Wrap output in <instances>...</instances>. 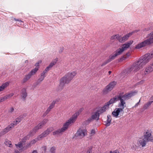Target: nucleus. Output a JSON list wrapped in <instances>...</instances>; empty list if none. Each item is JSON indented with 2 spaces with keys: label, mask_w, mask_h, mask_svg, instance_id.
Listing matches in <instances>:
<instances>
[{
  "label": "nucleus",
  "mask_w": 153,
  "mask_h": 153,
  "mask_svg": "<svg viewBox=\"0 0 153 153\" xmlns=\"http://www.w3.org/2000/svg\"><path fill=\"white\" fill-rule=\"evenodd\" d=\"M153 57V50L150 53L146 54L143 56L141 57L137 61L134 63L133 65L128 69V72L137 71L143 65H145L149 62Z\"/></svg>",
  "instance_id": "nucleus-1"
},
{
  "label": "nucleus",
  "mask_w": 153,
  "mask_h": 153,
  "mask_svg": "<svg viewBox=\"0 0 153 153\" xmlns=\"http://www.w3.org/2000/svg\"><path fill=\"white\" fill-rule=\"evenodd\" d=\"M136 93V92L135 91H131L124 94L123 93H121L114 97L111 98L108 102L105 104L109 108L110 105L113 104L118 100H120V102H121V101L123 102H125V100H128L134 95Z\"/></svg>",
  "instance_id": "nucleus-2"
},
{
  "label": "nucleus",
  "mask_w": 153,
  "mask_h": 153,
  "mask_svg": "<svg viewBox=\"0 0 153 153\" xmlns=\"http://www.w3.org/2000/svg\"><path fill=\"white\" fill-rule=\"evenodd\" d=\"M76 74V71L69 72L62 77L59 80V85L58 87L57 91H61L64 88L65 84L69 83Z\"/></svg>",
  "instance_id": "nucleus-3"
},
{
  "label": "nucleus",
  "mask_w": 153,
  "mask_h": 153,
  "mask_svg": "<svg viewBox=\"0 0 153 153\" xmlns=\"http://www.w3.org/2000/svg\"><path fill=\"white\" fill-rule=\"evenodd\" d=\"M79 114V112L75 113L74 114L72 117H71L69 119L68 121L66 122L64 125L63 126L61 129H59L56 131L53 132V135H57L59 134L60 133L63 132L65 130L67 129L68 127V126L71 123H74L76 120Z\"/></svg>",
  "instance_id": "nucleus-4"
},
{
  "label": "nucleus",
  "mask_w": 153,
  "mask_h": 153,
  "mask_svg": "<svg viewBox=\"0 0 153 153\" xmlns=\"http://www.w3.org/2000/svg\"><path fill=\"white\" fill-rule=\"evenodd\" d=\"M153 31L149 34L148 36H150V38L145 40L144 41L137 44L136 45L135 48L140 49L145 47L153 43Z\"/></svg>",
  "instance_id": "nucleus-5"
},
{
  "label": "nucleus",
  "mask_w": 153,
  "mask_h": 153,
  "mask_svg": "<svg viewBox=\"0 0 153 153\" xmlns=\"http://www.w3.org/2000/svg\"><path fill=\"white\" fill-rule=\"evenodd\" d=\"M118 107L120 108H115L112 112V114L115 117H117L120 112L123 111V109L126 107V103L121 101L118 104Z\"/></svg>",
  "instance_id": "nucleus-6"
},
{
  "label": "nucleus",
  "mask_w": 153,
  "mask_h": 153,
  "mask_svg": "<svg viewBox=\"0 0 153 153\" xmlns=\"http://www.w3.org/2000/svg\"><path fill=\"white\" fill-rule=\"evenodd\" d=\"M132 42L133 41H130L123 45L121 48L117 49L115 52L116 56H117L121 54L123 52L129 47Z\"/></svg>",
  "instance_id": "nucleus-7"
},
{
  "label": "nucleus",
  "mask_w": 153,
  "mask_h": 153,
  "mask_svg": "<svg viewBox=\"0 0 153 153\" xmlns=\"http://www.w3.org/2000/svg\"><path fill=\"white\" fill-rule=\"evenodd\" d=\"M117 82L115 81H113L110 82L109 84L106 86L103 89V93L105 94H106L111 91L114 88Z\"/></svg>",
  "instance_id": "nucleus-8"
},
{
  "label": "nucleus",
  "mask_w": 153,
  "mask_h": 153,
  "mask_svg": "<svg viewBox=\"0 0 153 153\" xmlns=\"http://www.w3.org/2000/svg\"><path fill=\"white\" fill-rule=\"evenodd\" d=\"M86 134V130L80 128L78 130L75 136L76 137L81 139L84 137Z\"/></svg>",
  "instance_id": "nucleus-9"
},
{
  "label": "nucleus",
  "mask_w": 153,
  "mask_h": 153,
  "mask_svg": "<svg viewBox=\"0 0 153 153\" xmlns=\"http://www.w3.org/2000/svg\"><path fill=\"white\" fill-rule=\"evenodd\" d=\"M48 121V119H44L42 122L39 123L38 125L34 128L33 129V131L36 132L39 129L41 128L47 123Z\"/></svg>",
  "instance_id": "nucleus-10"
},
{
  "label": "nucleus",
  "mask_w": 153,
  "mask_h": 153,
  "mask_svg": "<svg viewBox=\"0 0 153 153\" xmlns=\"http://www.w3.org/2000/svg\"><path fill=\"white\" fill-rule=\"evenodd\" d=\"M53 130V128L51 127L48 128L45 131L41 134L39 135V137L41 140L44 137H46Z\"/></svg>",
  "instance_id": "nucleus-11"
},
{
  "label": "nucleus",
  "mask_w": 153,
  "mask_h": 153,
  "mask_svg": "<svg viewBox=\"0 0 153 153\" xmlns=\"http://www.w3.org/2000/svg\"><path fill=\"white\" fill-rule=\"evenodd\" d=\"M143 137V139L147 142L149 141L153 142V137L151 133L146 132L145 134H144Z\"/></svg>",
  "instance_id": "nucleus-12"
},
{
  "label": "nucleus",
  "mask_w": 153,
  "mask_h": 153,
  "mask_svg": "<svg viewBox=\"0 0 153 153\" xmlns=\"http://www.w3.org/2000/svg\"><path fill=\"white\" fill-rule=\"evenodd\" d=\"M134 32H131L128 33L127 34H126L123 37H121L120 36V38L119 39V41L120 42H123L126 40H127L128 38L133 34Z\"/></svg>",
  "instance_id": "nucleus-13"
},
{
  "label": "nucleus",
  "mask_w": 153,
  "mask_h": 153,
  "mask_svg": "<svg viewBox=\"0 0 153 153\" xmlns=\"http://www.w3.org/2000/svg\"><path fill=\"white\" fill-rule=\"evenodd\" d=\"M26 116V115L25 114L20 115L16 119L15 121H14L13 123L11 124H13V126H14L17 125L21 122Z\"/></svg>",
  "instance_id": "nucleus-14"
},
{
  "label": "nucleus",
  "mask_w": 153,
  "mask_h": 153,
  "mask_svg": "<svg viewBox=\"0 0 153 153\" xmlns=\"http://www.w3.org/2000/svg\"><path fill=\"white\" fill-rule=\"evenodd\" d=\"M40 140V139L39 138V136H38L36 138L33 140L30 141L29 143L27 144L25 149H26L28 147H31L32 145L35 144L37 141L39 140Z\"/></svg>",
  "instance_id": "nucleus-15"
},
{
  "label": "nucleus",
  "mask_w": 153,
  "mask_h": 153,
  "mask_svg": "<svg viewBox=\"0 0 153 153\" xmlns=\"http://www.w3.org/2000/svg\"><path fill=\"white\" fill-rule=\"evenodd\" d=\"M21 96L22 98L25 100L27 96L26 89L25 88H23L21 91Z\"/></svg>",
  "instance_id": "nucleus-16"
},
{
  "label": "nucleus",
  "mask_w": 153,
  "mask_h": 153,
  "mask_svg": "<svg viewBox=\"0 0 153 153\" xmlns=\"http://www.w3.org/2000/svg\"><path fill=\"white\" fill-rule=\"evenodd\" d=\"M109 108L107 105L105 104V105L102 107L101 108L100 110H97V111L100 115L105 112Z\"/></svg>",
  "instance_id": "nucleus-17"
},
{
  "label": "nucleus",
  "mask_w": 153,
  "mask_h": 153,
  "mask_svg": "<svg viewBox=\"0 0 153 153\" xmlns=\"http://www.w3.org/2000/svg\"><path fill=\"white\" fill-rule=\"evenodd\" d=\"M111 119V116L110 115H108L106 121L104 122L105 123V125L107 127L108 126L110 125Z\"/></svg>",
  "instance_id": "nucleus-18"
},
{
  "label": "nucleus",
  "mask_w": 153,
  "mask_h": 153,
  "mask_svg": "<svg viewBox=\"0 0 153 153\" xmlns=\"http://www.w3.org/2000/svg\"><path fill=\"white\" fill-rule=\"evenodd\" d=\"M153 71V68L150 65L147 67L145 71V74H148L152 72Z\"/></svg>",
  "instance_id": "nucleus-19"
},
{
  "label": "nucleus",
  "mask_w": 153,
  "mask_h": 153,
  "mask_svg": "<svg viewBox=\"0 0 153 153\" xmlns=\"http://www.w3.org/2000/svg\"><path fill=\"white\" fill-rule=\"evenodd\" d=\"M152 104V102H148L146 103L143 106V107L142 108L140 109V111L141 112L145 110L148 109L149 107Z\"/></svg>",
  "instance_id": "nucleus-20"
},
{
  "label": "nucleus",
  "mask_w": 153,
  "mask_h": 153,
  "mask_svg": "<svg viewBox=\"0 0 153 153\" xmlns=\"http://www.w3.org/2000/svg\"><path fill=\"white\" fill-rule=\"evenodd\" d=\"M99 116L100 115L96 111L95 112L94 114H93L91 117H92V119H93L94 120H96L97 118V120H98L99 119Z\"/></svg>",
  "instance_id": "nucleus-21"
},
{
  "label": "nucleus",
  "mask_w": 153,
  "mask_h": 153,
  "mask_svg": "<svg viewBox=\"0 0 153 153\" xmlns=\"http://www.w3.org/2000/svg\"><path fill=\"white\" fill-rule=\"evenodd\" d=\"M39 68V67H37V68H35L33 69L28 74V75H29L30 76V77H31V76L32 75H33L35 74L36 73L37 71L38 70Z\"/></svg>",
  "instance_id": "nucleus-22"
},
{
  "label": "nucleus",
  "mask_w": 153,
  "mask_h": 153,
  "mask_svg": "<svg viewBox=\"0 0 153 153\" xmlns=\"http://www.w3.org/2000/svg\"><path fill=\"white\" fill-rule=\"evenodd\" d=\"M39 68V67H37V68H35L33 69L28 74V75H29L30 76V77H31V76L32 75H33L35 74L36 73L37 71L38 70Z\"/></svg>",
  "instance_id": "nucleus-23"
},
{
  "label": "nucleus",
  "mask_w": 153,
  "mask_h": 153,
  "mask_svg": "<svg viewBox=\"0 0 153 153\" xmlns=\"http://www.w3.org/2000/svg\"><path fill=\"white\" fill-rule=\"evenodd\" d=\"M146 143H147V142L144 139L140 140L139 141V144L140 146H141L142 147L145 146Z\"/></svg>",
  "instance_id": "nucleus-24"
},
{
  "label": "nucleus",
  "mask_w": 153,
  "mask_h": 153,
  "mask_svg": "<svg viewBox=\"0 0 153 153\" xmlns=\"http://www.w3.org/2000/svg\"><path fill=\"white\" fill-rule=\"evenodd\" d=\"M30 78V76L29 75L27 74L25 75L22 81V83H25Z\"/></svg>",
  "instance_id": "nucleus-25"
},
{
  "label": "nucleus",
  "mask_w": 153,
  "mask_h": 153,
  "mask_svg": "<svg viewBox=\"0 0 153 153\" xmlns=\"http://www.w3.org/2000/svg\"><path fill=\"white\" fill-rule=\"evenodd\" d=\"M9 84L8 83L6 82L0 86V91L3 90Z\"/></svg>",
  "instance_id": "nucleus-26"
},
{
  "label": "nucleus",
  "mask_w": 153,
  "mask_h": 153,
  "mask_svg": "<svg viewBox=\"0 0 153 153\" xmlns=\"http://www.w3.org/2000/svg\"><path fill=\"white\" fill-rule=\"evenodd\" d=\"M13 127H14V126H13V124H11L4 129L6 131H7V132H8Z\"/></svg>",
  "instance_id": "nucleus-27"
},
{
  "label": "nucleus",
  "mask_w": 153,
  "mask_h": 153,
  "mask_svg": "<svg viewBox=\"0 0 153 153\" xmlns=\"http://www.w3.org/2000/svg\"><path fill=\"white\" fill-rule=\"evenodd\" d=\"M4 143L6 145L10 147H11L12 146L11 142L8 140L7 139L5 140L4 142Z\"/></svg>",
  "instance_id": "nucleus-28"
},
{
  "label": "nucleus",
  "mask_w": 153,
  "mask_h": 153,
  "mask_svg": "<svg viewBox=\"0 0 153 153\" xmlns=\"http://www.w3.org/2000/svg\"><path fill=\"white\" fill-rule=\"evenodd\" d=\"M44 78L43 77H42L40 76V78L38 79L37 81L36 82V85H38L39 83L41 82L44 80Z\"/></svg>",
  "instance_id": "nucleus-29"
},
{
  "label": "nucleus",
  "mask_w": 153,
  "mask_h": 153,
  "mask_svg": "<svg viewBox=\"0 0 153 153\" xmlns=\"http://www.w3.org/2000/svg\"><path fill=\"white\" fill-rule=\"evenodd\" d=\"M24 142V141L23 142L22 141V142L20 143L19 144H15V145L16 146V147L17 148H24V147H23V143Z\"/></svg>",
  "instance_id": "nucleus-30"
},
{
  "label": "nucleus",
  "mask_w": 153,
  "mask_h": 153,
  "mask_svg": "<svg viewBox=\"0 0 153 153\" xmlns=\"http://www.w3.org/2000/svg\"><path fill=\"white\" fill-rule=\"evenodd\" d=\"M120 38V36L119 35L117 34L114 35L111 37V39H117V40L119 41V39Z\"/></svg>",
  "instance_id": "nucleus-31"
},
{
  "label": "nucleus",
  "mask_w": 153,
  "mask_h": 153,
  "mask_svg": "<svg viewBox=\"0 0 153 153\" xmlns=\"http://www.w3.org/2000/svg\"><path fill=\"white\" fill-rule=\"evenodd\" d=\"M14 94L13 93H11L10 94H8V95H7L5 96H4V97L5 99V100L8 99L12 97L13 95Z\"/></svg>",
  "instance_id": "nucleus-32"
},
{
  "label": "nucleus",
  "mask_w": 153,
  "mask_h": 153,
  "mask_svg": "<svg viewBox=\"0 0 153 153\" xmlns=\"http://www.w3.org/2000/svg\"><path fill=\"white\" fill-rule=\"evenodd\" d=\"M117 56H116L115 53L113 55H111L109 56V58L108 60L110 61V62L112 60L114 59L115 57Z\"/></svg>",
  "instance_id": "nucleus-33"
},
{
  "label": "nucleus",
  "mask_w": 153,
  "mask_h": 153,
  "mask_svg": "<svg viewBox=\"0 0 153 153\" xmlns=\"http://www.w3.org/2000/svg\"><path fill=\"white\" fill-rule=\"evenodd\" d=\"M57 61H54L53 62H51L50 65L48 66L49 67L51 68L54 65H55Z\"/></svg>",
  "instance_id": "nucleus-34"
},
{
  "label": "nucleus",
  "mask_w": 153,
  "mask_h": 153,
  "mask_svg": "<svg viewBox=\"0 0 153 153\" xmlns=\"http://www.w3.org/2000/svg\"><path fill=\"white\" fill-rule=\"evenodd\" d=\"M7 133V131H6L4 129L2 131H1L0 133V136H2Z\"/></svg>",
  "instance_id": "nucleus-35"
},
{
  "label": "nucleus",
  "mask_w": 153,
  "mask_h": 153,
  "mask_svg": "<svg viewBox=\"0 0 153 153\" xmlns=\"http://www.w3.org/2000/svg\"><path fill=\"white\" fill-rule=\"evenodd\" d=\"M55 147H53L50 149V151L51 153H55Z\"/></svg>",
  "instance_id": "nucleus-36"
},
{
  "label": "nucleus",
  "mask_w": 153,
  "mask_h": 153,
  "mask_svg": "<svg viewBox=\"0 0 153 153\" xmlns=\"http://www.w3.org/2000/svg\"><path fill=\"white\" fill-rule=\"evenodd\" d=\"M42 153L44 152V153H45L46 152V151L47 150V147L46 146H44L42 147Z\"/></svg>",
  "instance_id": "nucleus-37"
},
{
  "label": "nucleus",
  "mask_w": 153,
  "mask_h": 153,
  "mask_svg": "<svg viewBox=\"0 0 153 153\" xmlns=\"http://www.w3.org/2000/svg\"><path fill=\"white\" fill-rule=\"evenodd\" d=\"M110 62V61L108 60V59L106 61H105V62H104L101 65V66H103L105 65H106V64H107L108 63Z\"/></svg>",
  "instance_id": "nucleus-38"
},
{
  "label": "nucleus",
  "mask_w": 153,
  "mask_h": 153,
  "mask_svg": "<svg viewBox=\"0 0 153 153\" xmlns=\"http://www.w3.org/2000/svg\"><path fill=\"white\" fill-rule=\"evenodd\" d=\"M47 73L45 71H43L42 73L41 74L40 76H42V77H43L44 78H45L46 76L45 74Z\"/></svg>",
  "instance_id": "nucleus-39"
},
{
  "label": "nucleus",
  "mask_w": 153,
  "mask_h": 153,
  "mask_svg": "<svg viewBox=\"0 0 153 153\" xmlns=\"http://www.w3.org/2000/svg\"><path fill=\"white\" fill-rule=\"evenodd\" d=\"M92 147L91 146L90 147V148H89V149L87 151L86 153H92Z\"/></svg>",
  "instance_id": "nucleus-40"
},
{
  "label": "nucleus",
  "mask_w": 153,
  "mask_h": 153,
  "mask_svg": "<svg viewBox=\"0 0 153 153\" xmlns=\"http://www.w3.org/2000/svg\"><path fill=\"white\" fill-rule=\"evenodd\" d=\"M56 103V101H53L51 104L50 106H49L51 107L52 108H53V107H54L55 105V104Z\"/></svg>",
  "instance_id": "nucleus-41"
},
{
  "label": "nucleus",
  "mask_w": 153,
  "mask_h": 153,
  "mask_svg": "<svg viewBox=\"0 0 153 153\" xmlns=\"http://www.w3.org/2000/svg\"><path fill=\"white\" fill-rule=\"evenodd\" d=\"M14 20L16 21H17L19 22H20V23H21L20 25H22L23 24V23H24L23 22L20 20H19V19H17L15 18L14 19Z\"/></svg>",
  "instance_id": "nucleus-42"
},
{
  "label": "nucleus",
  "mask_w": 153,
  "mask_h": 153,
  "mask_svg": "<svg viewBox=\"0 0 153 153\" xmlns=\"http://www.w3.org/2000/svg\"><path fill=\"white\" fill-rule=\"evenodd\" d=\"M94 120L92 119V117H91V118L88 119L86 121V122L88 123H89L90 122Z\"/></svg>",
  "instance_id": "nucleus-43"
},
{
  "label": "nucleus",
  "mask_w": 153,
  "mask_h": 153,
  "mask_svg": "<svg viewBox=\"0 0 153 153\" xmlns=\"http://www.w3.org/2000/svg\"><path fill=\"white\" fill-rule=\"evenodd\" d=\"M95 133V130L94 129H93L91 130V136H92Z\"/></svg>",
  "instance_id": "nucleus-44"
},
{
  "label": "nucleus",
  "mask_w": 153,
  "mask_h": 153,
  "mask_svg": "<svg viewBox=\"0 0 153 153\" xmlns=\"http://www.w3.org/2000/svg\"><path fill=\"white\" fill-rule=\"evenodd\" d=\"M51 68L49 67L48 66L45 69L44 71L46 72V73H47L48 71L49 70H50Z\"/></svg>",
  "instance_id": "nucleus-45"
},
{
  "label": "nucleus",
  "mask_w": 153,
  "mask_h": 153,
  "mask_svg": "<svg viewBox=\"0 0 153 153\" xmlns=\"http://www.w3.org/2000/svg\"><path fill=\"white\" fill-rule=\"evenodd\" d=\"M52 109V108L51 107L49 106L46 111L47 113V112L49 113Z\"/></svg>",
  "instance_id": "nucleus-46"
},
{
  "label": "nucleus",
  "mask_w": 153,
  "mask_h": 153,
  "mask_svg": "<svg viewBox=\"0 0 153 153\" xmlns=\"http://www.w3.org/2000/svg\"><path fill=\"white\" fill-rule=\"evenodd\" d=\"M110 153H120L119 151L117 150H115L113 151H110Z\"/></svg>",
  "instance_id": "nucleus-47"
},
{
  "label": "nucleus",
  "mask_w": 153,
  "mask_h": 153,
  "mask_svg": "<svg viewBox=\"0 0 153 153\" xmlns=\"http://www.w3.org/2000/svg\"><path fill=\"white\" fill-rule=\"evenodd\" d=\"M4 100H5L4 97L0 98V103L4 101Z\"/></svg>",
  "instance_id": "nucleus-48"
},
{
  "label": "nucleus",
  "mask_w": 153,
  "mask_h": 153,
  "mask_svg": "<svg viewBox=\"0 0 153 153\" xmlns=\"http://www.w3.org/2000/svg\"><path fill=\"white\" fill-rule=\"evenodd\" d=\"M14 109L12 107L10 108V109L9 110V112L10 113H12Z\"/></svg>",
  "instance_id": "nucleus-49"
},
{
  "label": "nucleus",
  "mask_w": 153,
  "mask_h": 153,
  "mask_svg": "<svg viewBox=\"0 0 153 153\" xmlns=\"http://www.w3.org/2000/svg\"><path fill=\"white\" fill-rule=\"evenodd\" d=\"M126 58V57H124V56L122 57L120 59V60L121 61H122L123 60H125V59Z\"/></svg>",
  "instance_id": "nucleus-50"
},
{
  "label": "nucleus",
  "mask_w": 153,
  "mask_h": 153,
  "mask_svg": "<svg viewBox=\"0 0 153 153\" xmlns=\"http://www.w3.org/2000/svg\"><path fill=\"white\" fill-rule=\"evenodd\" d=\"M150 101H149V102H152V103L153 102V96L152 97L150 98L149 99Z\"/></svg>",
  "instance_id": "nucleus-51"
},
{
  "label": "nucleus",
  "mask_w": 153,
  "mask_h": 153,
  "mask_svg": "<svg viewBox=\"0 0 153 153\" xmlns=\"http://www.w3.org/2000/svg\"><path fill=\"white\" fill-rule=\"evenodd\" d=\"M39 62H37L35 64V66H36V68H37V67H39Z\"/></svg>",
  "instance_id": "nucleus-52"
},
{
  "label": "nucleus",
  "mask_w": 153,
  "mask_h": 153,
  "mask_svg": "<svg viewBox=\"0 0 153 153\" xmlns=\"http://www.w3.org/2000/svg\"><path fill=\"white\" fill-rule=\"evenodd\" d=\"M32 153H38L37 151L36 150H33Z\"/></svg>",
  "instance_id": "nucleus-53"
},
{
  "label": "nucleus",
  "mask_w": 153,
  "mask_h": 153,
  "mask_svg": "<svg viewBox=\"0 0 153 153\" xmlns=\"http://www.w3.org/2000/svg\"><path fill=\"white\" fill-rule=\"evenodd\" d=\"M63 48H61L60 51H59V53H61L63 51Z\"/></svg>",
  "instance_id": "nucleus-54"
},
{
  "label": "nucleus",
  "mask_w": 153,
  "mask_h": 153,
  "mask_svg": "<svg viewBox=\"0 0 153 153\" xmlns=\"http://www.w3.org/2000/svg\"><path fill=\"white\" fill-rule=\"evenodd\" d=\"M140 102V100H139V101L136 104H135V106H134V107L136 106H138L139 102Z\"/></svg>",
  "instance_id": "nucleus-55"
},
{
  "label": "nucleus",
  "mask_w": 153,
  "mask_h": 153,
  "mask_svg": "<svg viewBox=\"0 0 153 153\" xmlns=\"http://www.w3.org/2000/svg\"><path fill=\"white\" fill-rule=\"evenodd\" d=\"M48 113H47V112L46 111L45 113L44 114V116H45L46 115H47L48 114Z\"/></svg>",
  "instance_id": "nucleus-56"
},
{
  "label": "nucleus",
  "mask_w": 153,
  "mask_h": 153,
  "mask_svg": "<svg viewBox=\"0 0 153 153\" xmlns=\"http://www.w3.org/2000/svg\"><path fill=\"white\" fill-rule=\"evenodd\" d=\"M15 153H20L18 150H15Z\"/></svg>",
  "instance_id": "nucleus-57"
},
{
  "label": "nucleus",
  "mask_w": 153,
  "mask_h": 153,
  "mask_svg": "<svg viewBox=\"0 0 153 153\" xmlns=\"http://www.w3.org/2000/svg\"><path fill=\"white\" fill-rule=\"evenodd\" d=\"M126 55L127 56V57H128L129 56V53H127L126 54Z\"/></svg>",
  "instance_id": "nucleus-58"
},
{
  "label": "nucleus",
  "mask_w": 153,
  "mask_h": 153,
  "mask_svg": "<svg viewBox=\"0 0 153 153\" xmlns=\"http://www.w3.org/2000/svg\"><path fill=\"white\" fill-rule=\"evenodd\" d=\"M150 65L152 67V68H153V62H152V63Z\"/></svg>",
  "instance_id": "nucleus-59"
},
{
  "label": "nucleus",
  "mask_w": 153,
  "mask_h": 153,
  "mask_svg": "<svg viewBox=\"0 0 153 153\" xmlns=\"http://www.w3.org/2000/svg\"><path fill=\"white\" fill-rule=\"evenodd\" d=\"M111 72L110 71H108V74L109 75L111 74Z\"/></svg>",
  "instance_id": "nucleus-60"
},
{
  "label": "nucleus",
  "mask_w": 153,
  "mask_h": 153,
  "mask_svg": "<svg viewBox=\"0 0 153 153\" xmlns=\"http://www.w3.org/2000/svg\"><path fill=\"white\" fill-rule=\"evenodd\" d=\"M25 63H28V60H26L25 62Z\"/></svg>",
  "instance_id": "nucleus-61"
},
{
  "label": "nucleus",
  "mask_w": 153,
  "mask_h": 153,
  "mask_svg": "<svg viewBox=\"0 0 153 153\" xmlns=\"http://www.w3.org/2000/svg\"><path fill=\"white\" fill-rule=\"evenodd\" d=\"M26 137H24V138H23V140H26Z\"/></svg>",
  "instance_id": "nucleus-62"
},
{
  "label": "nucleus",
  "mask_w": 153,
  "mask_h": 153,
  "mask_svg": "<svg viewBox=\"0 0 153 153\" xmlns=\"http://www.w3.org/2000/svg\"><path fill=\"white\" fill-rule=\"evenodd\" d=\"M21 23L20 22H19V24L20 25Z\"/></svg>",
  "instance_id": "nucleus-63"
},
{
  "label": "nucleus",
  "mask_w": 153,
  "mask_h": 153,
  "mask_svg": "<svg viewBox=\"0 0 153 153\" xmlns=\"http://www.w3.org/2000/svg\"><path fill=\"white\" fill-rule=\"evenodd\" d=\"M152 34H153V33H152Z\"/></svg>",
  "instance_id": "nucleus-64"
}]
</instances>
